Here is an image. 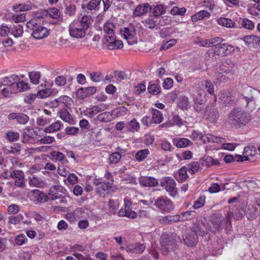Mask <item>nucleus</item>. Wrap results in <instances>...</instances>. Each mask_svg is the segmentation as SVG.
Masks as SVG:
<instances>
[{"label": "nucleus", "instance_id": "4c0bfd02", "mask_svg": "<svg viewBox=\"0 0 260 260\" xmlns=\"http://www.w3.org/2000/svg\"><path fill=\"white\" fill-rule=\"evenodd\" d=\"M205 225L202 224H195L192 228V233H194L197 236H204L206 233Z\"/></svg>", "mask_w": 260, "mask_h": 260}, {"label": "nucleus", "instance_id": "6e6552de", "mask_svg": "<svg viewBox=\"0 0 260 260\" xmlns=\"http://www.w3.org/2000/svg\"><path fill=\"white\" fill-rule=\"evenodd\" d=\"M161 186L169 193L172 197H175L177 194L176 183L171 177H168L164 179L160 182Z\"/></svg>", "mask_w": 260, "mask_h": 260}, {"label": "nucleus", "instance_id": "aec40b11", "mask_svg": "<svg viewBox=\"0 0 260 260\" xmlns=\"http://www.w3.org/2000/svg\"><path fill=\"white\" fill-rule=\"evenodd\" d=\"M108 106L104 103H101L96 106H94L87 110L89 116L92 117L96 115L99 112L104 111L107 109Z\"/></svg>", "mask_w": 260, "mask_h": 260}, {"label": "nucleus", "instance_id": "7c9ffc66", "mask_svg": "<svg viewBox=\"0 0 260 260\" xmlns=\"http://www.w3.org/2000/svg\"><path fill=\"white\" fill-rule=\"evenodd\" d=\"M113 113L109 112H104L98 115L96 117L98 120L107 123L111 121L113 119Z\"/></svg>", "mask_w": 260, "mask_h": 260}, {"label": "nucleus", "instance_id": "423d86ee", "mask_svg": "<svg viewBox=\"0 0 260 260\" xmlns=\"http://www.w3.org/2000/svg\"><path fill=\"white\" fill-rule=\"evenodd\" d=\"M160 244L161 251L164 254L176 248V242L174 239H170V235L163 234L161 237Z\"/></svg>", "mask_w": 260, "mask_h": 260}, {"label": "nucleus", "instance_id": "a211bd4d", "mask_svg": "<svg viewBox=\"0 0 260 260\" xmlns=\"http://www.w3.org/2000/svg\"><path fill=\"white\" fill-rule=\"evenodd\" d=\"M140 184L145 187L155 186L158 184V181L153 177H142L139 179Z\"/></svg>", "mask_w": 260, "mask_h": 260}, {"label": "nucleus", "instance_id": "9b49d317", "mask_svg": "<svg viewBox=\"0 0 260 260\" xmlns=\"http://www.w3.org/2000/svg\"><path fill=\"white\" fill-rule=\"evenodd\" d=\"M124 209H121L119 212V215L120 216H126L129 218L134 219L137 216V214L136 212L133 211L130 209V207L132 205V202L128 198H125L124 199Z\"/></svg>", "mask_w": 260, "mask_h": 260}, {"label": "nucleus", "instance_id": "3c124183", "mask_svg": "<svg viewBox=\"0 0 260 260\" xmlns=\"http://www.w3.org/2000/svg\"><path fill=\"white\" fill-rule=\"evenodd\" d=\"M120 150L121 149L119 147L117 148V151L112 153L110 155L109 159L110 160V162H118L121 157V155L118 151Z\"/></svg>", "mask_w": 260, "mask_h": 260}, {"label": "nucleus", "instance_id": "f3484780", "mask_svg": "<svg viewBox=\"0 0 260 260\" xmlns=\"http://www.w3.org/2000/svg\"><path fill=\"white\" fill-rule=\"evenodd\" d=\"M219 117V113L218 112V108L214 105H212L210 108L209 113L207 115L206 118L207 119H208L210 122L215 123L217 122Z\"/></svg>", "mask_w": 260, "mask_h": 260}, {"label": "nucleus", "instance_id": "13d9d810", "mask_svg": "<svg viewBox=\"0 0 260 260\" xmlns=\"http://www.w3.org/2000/svg\"><path fill=\"white\" fill-rule=\"evenodd\" d=\"M191 144V141L186 138H181L176 143V146L178 148L185 147Z\"/></svg>", "mask_w": 260, "mask_h": 260}, {"label": "nucleus", "instance_id": "c85d7f7f", "mask_svg": "<svg viewBox=\"0 0 260 260\" xmlns=\"http://www.w3.org/2000/svg\"><path fill=\"white\" fill-rule=\"evenodd\" d=\"M244 214V212L243 211V212H240L239 211L236 212L233 214V213L231 211H229L227 214L226 215V219H225V222L226 224L229 225L230 228L231 227V218L232 217H234L235 219H239L241 218H242Z\"/></svg>", "mask_w": 260, "mask_h": 260}, {"label": "nucleus", "instance_id": "09e8293b", "mask_svg": "<svg viewBox=\"0 0 260 260\" xmlns=\"http://www.w3.org/2000/svg\"><path fill=\"white\" fill-rule=\"evenodd\" d=\"M40 74V72L37 71L32 72L29 74L30 80L33 84H36L39 82Z\"/></svg>", "mask_w": 260, "mask_h": 260}, {"label": "nucleus", "instance_id": "58836bf2", "mask_svg": "<svg viewBox=\"0 0 260 260\" xmlns=\"http://www.w3.org/2000/svg\"><path fill=\"white\" fill-rule=\"evenodd\" d=\"M14 85L15 87L14 88L15 89V93L18 92H23L28 88L27 84L22 81H19V80Z\"/></svg>", "mask_w": 260, "mask_h": 260}, {"label": "nucleus", "instance_id": "1a4fd4ad", "mask_svg": "<svg viewBox=\"0 0 260 260\" xmlns=\"http://www.w3.org/2000/svg\"><path fill=\"white\" fill-rule=\"evenodd\" d=\"M233 46L226 43H220L215 45L214 54L221 56H226L234 51Z\"/></svg>", "mask_w": 260, "mask_h": 260}, {"label": "nucleus", "instance_id": "20e7f679", "mask_svg": "<svg viewBox=\"0 0 260 260\" xmlns=\"http://www.w3.org/2000/svg\"><path fill=\"white\" fill-rule=\"evenodd\" d=\"M256 155L257 151L255 147L253 146H247L244 148L242 155L235 154V156L238 162L249 161L252 162L256 161L254 159Z\"/></svg>", "mask_w": 260, "mask_h": 260}, {"label": "nucleus", "instance_id": "052dcab7", "mask_svg": "<svg viewBox=\"0 0 260 260\" xmlns=\"http://www.w3.org/2000/svg\"><path fill=\"white\" fill-rule=\"evenodd\" d=\"M57 172L60 176L66 177L69 174V169L63 164H61L58 167Z\"/></svg>", "mask_w": 260, "mask_h": 260}, {"label": "nucleus", "instance_id": "338daca9", "mask_svg": "<svg viewBox=\"0 0 260 260\" xmlns=\"http://www.w3.org/2000/svg\"><path fill=\"white\" fill-rule=\"evenodd\" d=\"M242 25L245 28L250 30L252 29L254 27V23L252 21L246 18L243 20Z\"/></svg>", "mask_w": 260, "mask_h": 260}, {"label": "nucleus", "instance_id": "69168bd1", "mask_svg": "<svg viewBox=\"0 0 260 260\" xmlns=\"http://www.w3.org/2000/svg\"><path fill=\"white\" fill-rule=\"evenodd\" d=\"M51 94L49 89H45L39 90L37 93V97L39 99H43L48 97Z\"/></svg>", "mask_w": 260, "mask_h": 260}, {"label": "nucleus", "instance_id": "49530a36", "mask_svg": "<svg viewBox=\"0 0 260 260\" xmlns=\"http://www.w3.org/2000/svg\"><path fill=\"white\" fill-rule=\"evenodd\" d=\"M178 106L181 109H187L188 108L189 106L188 98L185 96H180L179 100Z\"/></svg>", "mask_w": 260, "mask_h": 260}, {"label": "nucleus", "instance_id": "f257e3e1", "mask_svg": "<svg viewBox=\"0 0 260 260\" xmlns=\"http://www.w3.org/2000/svg\"><path fill=\"white\" fill-rule=\"evenodd\" d=\"M250 113L241 108L233 109L228 115L229 123L237 127L245 125L251 120Z\"/></svg>", "mask_w": 260, "mask_h": 260}, {"label": "nucleus", "instance_id": "6e6d98bb", "mask_svg": "<svg viewBox=\"0 0 260 260\" xmlns=\"http://www.w3.org/2000/svg\"><path fill=\"white\" fill-rule=\"evenodd\" d=\"M29 184L31 186L41 187L43 186V182L36 177L29 179Z\"/></svg>", "mask_w": 260, "mask_h": 260}, {"label": "nucleus", "instance_id": "680f3d73", "mask_svg": "<svg viewBox=\"0 0 260 260\" xmlns=\"http://www.w3.org/2000/svg\"><path fill=\"white\" fill-rule=\"evenodd\" d=\"M23 219V216L21 214H18L15 216H11L9 218V222L10 224H17Z\"/></svg>", "mask_w": 260, "mask_h": 260}, {"label": "nucleus", "instance_id": "ddd939ff", "mask_svg": "<svg viewBox=\"0 0 260 260\" xmlns=\"http://www.w3.org/2000/svg\"><path fill=\"white\" fill-rule=\"evenodd\" d=\"M9 120H16V121L20 124H25L29 120V117L21 113H11L8 115Z\"/></svg>", "mask_w": 260, "mask_h": 260}, {"label": "nucleus", "instance_id": "a878e982", "mask_svg": "<svg viewBox=\"0 0 260 260\" xmlns=\"http://www.w3.org/2000/svg\"><path fill=\"white\" fill-rule=\"evenodd\" d=\"M252 91H255L250 87H247L245 89L244 93L243 94V98L246 102V107H249L250 104H254V100L252 93Z\"/></svg>", "mask_w": 260, "mask_h": 260}, {"label": "nucleus", "instance_id": "6ab92c4d", "mask_svg": "<svg viewBox=\"0 0 260 260\" xmlns=\"http://www.w3.org/2000/svg\"><path fill=\"white\" fill-rule=\"evenodd\" d=\"M58 115L63 121L70 124H74V119L66 109H62L58 112Z\"/></svg>", "mask_w": 260, "mask_h": 260}, {"label": "nucleus", "instance_id": "5701e85b", "mask_svg": "<svg viewBox=\"0 0 260 260\" xmlns=\"http://www.w3.org/2000/svg\"><path fill=\"white\" fill-rule=\"evenodd\" d=\"M115 28L114 25L110 22H106L104 26V31L107 34L106 36V40H110L113 39V37H115L114 32V29Z\"/></svg>", "mask_w": 260, "mask_h": 260}, {"label": "nucleus", "instance_id": "0eeeda50", "mask_svg": "<svg viewBox=\"0 0 260 260\" xmlns=\"http://www.w3.org/2000/svg\"><path fill=\"white\" fill-rule=\"evenodd\" d=\"M105 176L108 180L107 182H100L97 184V191L101 194L103 193L105 191L109 192L111 190H113L115 188L111 174L108 173L105 175Z\"/></svg>", "mask_w": 260, "mask_h": 260}, {"label": "nucleus", "instance_id": "7ed1b4c3", "mask_svg": "<svg viewBox=\"0 0 260 260\" xmlns=\"http://www.w3.org/2000/svg\"><path fill=\"white\" fill-rule=\"evenodd\" d=\"M26 26L32 30L31 36L36 39H41L46 37L49 33V30L42 26L40 24H38L36 19H31L27 22Z\"/></svg>", "mask_w": 260, "mask_h": 260}, {"label": "nucleus", "instance_id": "0e129e2a", "mask_svg": "<svg viewBox=\"0 0 260 260\" xmlns=\"http://www.w3.org/2000/svg\"><path fill=\"white\" fill-rule=\"evenodd\" d=\"M90 79L95 82H99L103 80L102 74L100 72H92L90 74Z\"/></svg>", "mask_w": 260, "mask_h": 260}, {"label": "nucleus", "instance_id": "e2e57ef3", "mask_svg": "<svg viewBox=\"0 0 260 260\" xmlns=\"http://www.w3.org/2000/svg\"><path fill=\"white\" fill-rule=\"evenodd\" d=\"M51 121V119L48 117H45L43 116L38 117L37 119V124L39 126H45V125L49 123Z\"/></svg>", "mask_w": 260, "mask_h": 260}, {"label": "nucleus", "instance_id": "37998d69", "mask_svg": "<svg viewBox=\"0 0 260 260\" xmlns=\"http://www.w3.org/2000/svg\"><path fill=\"white\" fill-rule=\"evenodd\" d=\"M257 39H259L258 37L254 35L246 36L243 38V41L247 45L257 44Z\"/></svg>", "mask_w": 260, "mask_h": 260}, {"label": "nucleus", "instance_id": "72a5a7b5", "mask_svg": "<svg viewBox=\"0 0 260 260\" xmlns=\"http://www.w3.org/2000/svg\"><path fill=\"white\" fill-rule=\"evenodd\" d=\"M62 125V123L60 121L58 120L53 123L50 126L46 127L44 129V132L48 133H53L59 130Z\"/></svg>", "mask_w": 260, "mask_h": 260}, {"label": "nucleus", "instance_id": "a19ab883", "mask_svg": "<svg viewBox=\"0 0 260 260\" xmlns=\"http://www.w3.org/2000/svg\"><path fill=\"white\" fill-rule=\"evenodd\" d=\"M1 93L5 97H8L10 94L15 93V89L13 87L7 85H1Z\"/></svg>", "mask_w": 260, "mask_h": 260}, {"label": "nucleus", "instance_id": "473e14b6", "mask_svg": "<svg viewBox=\"0 0 260 260\" xmlns=\"http://www.w3.org/2000/svg\"><path fill=\"white\" fill-rule=\"evenodd\" d=\"M152 120L154 123L158 124L162 122L163 116L162 113L157 109H153L151 111Z\"/></svg>", "mask_w": 260, "mask_h": 260}, {"label": "nucleus", "instance_id": "c03bdc74", "mask_svg": "<svg viewBox=\"0 0 260 260\" xmlns=\"http://www.w3.org/2000/svg\"><path fill=\"white\" fill-rule=\"evenodd\" d=\"M102 0H90L87 5V8L89 10H98Z\"/></svg>", "mask_w": 260, "mask_h": 260}, {"label": "nucleus", "instance_id": "bb28decb", "mask_svg": "<svg viewBox=\"0 0 260 260\" xmlns=\"http://www.w3.org/2000/svg\"><path fill=\"white\" fill-rule=\"evenodd\" d=\"M19 80L18 76L12 75L9 77H6L3 79V85H7L12 87H15V84Z\"/></svg>", "mask_w": 260, "mask_h": 260}, {"label": "nucleus", "instance_id": "de8ad7c7", "mask_svg": "<svg viewBox=\"0 0 260 260\" xmlns=\"http://www.w3.org/2000/svg\"><path fill=\"white\" fill-rule=\"evenodd\" d=\"M27 239L24 234H19L17 235L14 239V241L17 245L21 246L25 243Z\"/></svg>", "mask_w": 260, "mask_h": 260}, {"label": "nucleus", "instance_id": "5fc2aeb1", "mask_svg": "<svg viewBox=\"0 0 260 260\" xmlns=\"http://www.w3.org/2000/svg\"><path fill=\"white\" fill-rule=\"evenodd\" d=\"M47 14L53 19H58L60 16V12L55 8H50L47 10Z\"/></svg>", "mask_w": 260, "mask_h": 260}, {"label": "nucleus", "instance_id": "412c9836", "mask_svg": "<svg viewBox=\"0 0 260 260\" xmlns=\"http://www.w3.org/2000/svg\"><path fill=\"white\" fill-rule=\"evenodd\" d=\"M81 25V28L85 31L92 25L93 19L90 15H84L80 21H76Z\"/></svg>", "mask_w": 260, "mask_h": 260}, {"label": "nucleus", "instance_id": "ea45409f", "mask_svg": "<svg viewBox=\"0 0 260 260\" xmlns=\"http://www.w3.org/2000/svg\"><path fill=\"white\" fill-rule=\"evenodd\" d=\"M165 13V10L164 6L162 5H157L153 8L152 13L155 17L164 14Z\"/></svg>", "mask_w": 260, "mask_h": 260}, {"label": "nucleus", "instance_id": "f03ea898", "mask_svg": "<svg viewBox=\"0 0 260 260\" xmlns=\"http://www.w3.org/2000/svg\"><path fill=\"white\" fill-rule=\"evenodd\" d=\"M150 202L164 214L169 213L174 209L173 202L167 197L161 196L156 199H151Z\"/></svg>", "mask_w": 260, "mask_h": 260}, {"label": "nucleus", "instance_id": "f704fd0d", "mask_svg": "<svg viewBox=\"0 0 260 260\" xmlns=\"http://www.w3.org/2000/svg\"><path fill=\"white\" fill-rule=\"evenodd\" d=\"M217 23L219 25L228 28L234 27L235 23L231 19L221 17L218 19Z\"/></svg>", "mask_w": 260, "mask_h": 260}, {"label": "nucleus", "instance_id": "cd10ccee", "mask_svg": "<svg viewBox=\"0 0 260 260\" xmlns=\"http://www.w3.org/2000/svg\"><path fill=\"white\" fill-rule=\"evenodd\" d=\"M140 124L135 118L128 122L125 125L127 132L135 133L140 129Z\"/></svg>", "mask_w": 260, "mask_h": 260}, {"label": "nucleus", "instance_id": "79ce46f5", "mask_svg": "<svg viewBox=\"0 0 260 260\" xmlns=\"http://www.w3.org/2000/svg\"><path fill=\"white\" fill-rule=\"evenodd\" d=\"M23 33V26L20 24L14 26L12 29V34L16 38H18L22 35Z\"/></svg>", "mask_w": 260, "mask_h": 260}, {"label": "nucleus", "instance_id": "393cba45", "mask_svg": "<svg viewBox=\"0 0 260 260\" xmlns=\"http://www.w3.org/2000/svg\"><path fill=\"white\" fill-rule=\"evenodd\" d=\"M185 244L188 246H193L196 245L198 241V236L192 232L186 234L183 236Z\"/></svg>", "mask_w": 260, "mask_h": 260}, {"label": "nucleus", "instance_id": "39448f33", "mask_svg": "<svg viewBox=\"0 0 260 260\" xmlns=\"http://www.w3.org/2000/svg\"><path fill=\"white\" fill-rule=\"evenodd\" d=\"M67 194L68 191L64 187L57 185L52 186L50 188L48 195L51 200L60 199V201L64 202L65 200L63 198L67 196Z\"/></svg>", "mask_w": 260, "mask_h": 260}, {"label": "nucleus", "instance_id": "c756f323", "mask_svg": "<svg viewBox=\"0 0 260 260\" xmlns=\"http://www.w3.org/2000/svg\"><path fill=\"white\" fill-rule=\"evenodd\" d=\"M174 176L178 182L184 181L188 177L187 169L182 167L178 172L174 174Z\"/></svg>", "mask_w": 260, "mask_h": 260}, {"label": "nucleus", "instance_id": "4468645a", "mask_svg": "<svg viewBox=\"0 0 260 260\" xmlns=\"http://www.w3.org/2000/svg\"><path fill=\"white\" fill-rule=\"evenodd\" d=\"M143 23L144 24L145 26L151 29L154 28L155 27L158 25H160L161 26H164L165 25L164 19L161 18L158 20L157 17L147 18L143 21Z\"/></svg>", "mask_w": 260, "mask_h": 260}, {"label": "nucleus", "instance_id": "bf43d9fd", "mask_svg": "<svg viewBox=\"0 0 260 260\" xmlns=\"http://www.w3.org/2000/svg\"><path fill=\"white\" fill-rule=\"evenodd\" d=\"M127 113V109L124 107H120L114 109L112 111L113 114H115L117 116H122L126 115Z\"/></svg>", "mask_w": 260, "mask_h": 260}, {"label": "nucleus", "instance_id": "dca6fc26", "mask_svg": "<svg viewBox=\"0 0 260 260\" xmlns=\"http://www.w3.org/2000/svg\"><path fill=\"white\" fill-rule=\"evenodd\" d=\"M145 249V245L144 244L135 243L129 244L126 247V250L128 253H142Z\"/></svg>", "mask_w": 260, "mask_h": 260}, {"label": "nucleus", "instance_id": "864d4df0", "mask_svg": "<svg viewBox=\"0 0 260 260\" xmlns=\"http://www.w3.org/2000/svg\"><path fill=\"white\" fill-rule=\"evenodd\" d=\"M9 174L10 177L15 180L24 178L23 172L20 170L9 171Z\"/></svg>", "mask_w": 260, "mask_h": 260}, {"label": "nucleus", "instance_id": "f8f14e48", "mask_svg": "<svg viewBox=\"0 0 260 260\" xmlns=\"http://www.w3.org/2000/svg\"><path fill=\"white\" fill-rule=\"evenodd\" d=\"M78 23L73 21L69 26L70 35L74 38H82L86 34V31L81 27H78Z\"/></svg>", "mask_w": 260, "mask_h": 260}, {"label": "nucleus", "instance_id": "603ef678", "mask_svg": "<svg viewBox=\"0 0 260 260\" xmlns=\"http://www.w3.org/2000/svg\"><path fill=\"white\" fill-rule=\"evenodd\" d=\"M149 151L148 149H144L139 151L136 155V158L138 161H142L146 157Z\"/></svg>", "mask_w": 260, "mask_h": 260}, {"label": "nucleus", "instance_id": "774afa93", "mask_svg": "<svg viewBox=\"0 0 260 260\" xmlns=\"http://www.w3.org/2000/svg\"><path fill=\"white\" fill-rule=\"evenodd\" d=\"M205 197L202 196L200 197L197 201L194 202V203L193 205V207L194 209H199L200 207L203 206L205 203Z\"/></svg>", "mask_w": 260, "mask_h": 260}, {"label": "nucleus", "instance_id": "2f4dec72", "mask_svg": "<svg viewBox=\"0 0 260 260\" xmlns=\"http://www.w3.org/2000/svg\"><path fill=\"white\" fill-rule=\"evenodd\" d=\"M107 41L109 42L108 47L110 50L120 49L123 47L122 42L116 40L115 37H113V39H110V40H107Z\"/></svg>", "mask_w": 260, "mask_h": 260}, {"label": "nucleus", "instance_id": "9d476101", "mask_svg": "<svg viewBox=\"0 0 260 260\" xmlns=\"http://www.w3.org/2000/svg\"><path fill=\"white\" fill-rule=\"evenodd\" d=\"M120 33L129 45H133L137 43L136 31L134 28L124 27L121 30Z\"/></svg>", "mask_w": 260, "mask_h": 260}, {"label": "nucleus", "instance_id": "a18cd8bd", "mask_svg": "<svg viewBox=\"0 0 260 260\" xmlns=\"http://www.w3.org/2000/svg\"><path fill=\"white\" fill-rule=\"evenodd\" d=\"M186 11V9L184 7L179 8L177 6H174L171 10V14L173 15L183 16L185 15Z\"/></svg>", "mask_w": 260, "mask_h": 260}, {"label": "nucleus", "instance_id": "b1692460", "mask_svg": "<svg viewBox=\"0 0 260 260\" xmlns=\"http://www.w3.org/2000/svg\"><path fill=\"white\" fill-rule=\"evenodd\" d=\"M223 140L224 139L222 138L218 137L210 134H207L203 136L202 141L204 143L210 142L222 143Z\"/></svg>", "mask_w": 260, "mask_h": 260}, {"label": "nucleus", "instance_id": "4be33fe9", "mask_svg": "<svg viewBox=\"0 0 260 260\" xmlns=\"http://www.w3.org/2000/svg\"><path fill=\"white\" fill-rule=\"evenodd\" d=\"M256 206H257L256 202L254 204L249 205L248 206L247 211L248 219L253 220L258 216L260 210L257 209Z\"/></svg>", "mask_w": 260, "mask_h": 260}, {"label": "nucleus", "instance_id": "8fccbe9b", "mask_svg": "<svg viewBox=\"0 0 260 260\" xmlns=\"http://www.w3.org/2000/svg\"><path fill=\"white\" fill-rule=\"evenodd\" d=\"M181 220H186L192 219L196 216L194 211H187L183 212L181 214Z\"/></svg>", "mask_w": 260, "mask_h": 260}, {"label": "nucleus", "instance_id": "4d7b16f0", "mask_svg": "<svg viewBox=\"0 0 260 260\" xmlns=\"http://www.w3.org/2000/svg\"><path fill=\"white\" fill-rule=\"evenodd\" d=\"M148 90L150 93L156 95L160 92V87L158 84H153L148 86Z\"/></svg>", "mask_w": 260, "mask_h": 260}, {"label": "nucleus", "instance_id": "2eb2a0df", "mask_svg": "<svg viewBox=\"0 0 260 260\" xmlns=\"http://www.w3.org/2000/svg\"><path fill=\"white\" fill-rule=\"evenodd\" d=\"M223 220L224 217L221 214H215L211 220L212 227L211 226L210 231L214 233L218 231L221 229Z\"/></svg>", "mask_w": 260, "mask_h": 260}, {"label": "nucleus", "instance_id": "c9c22d12", "mask_svg": "<svg viewBox=\"0 0 260 260\" xmlns=\"http://www.w3.org/2000/svg\"><path fill=\"white\" fill-rule=\"evenodd\" d=\"M220 100L224 104H228L232 100V96L228 91H221L220 92Z\"/></svg>", "mask_w": 260, "mask_h": 260}, {"label": "nucleus", "instance_id": "e433bc0d", "mask_svg": "<svg viewBox=\"0 0 260 260\" xmlns=\"http://www.w3.org/2000/svg\"><path fill=\"white\" fill-rule=\"evenodd\" d=\"M36 135L35 132L34 131L33 129H31L28 127H26L23 130V139L22 142L23 143H27L28 140L29 138H34V136Z\"/></svg>", "mask_w": 260, "mask_h": 260}]
</instances>
